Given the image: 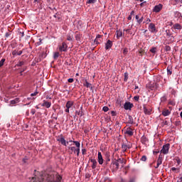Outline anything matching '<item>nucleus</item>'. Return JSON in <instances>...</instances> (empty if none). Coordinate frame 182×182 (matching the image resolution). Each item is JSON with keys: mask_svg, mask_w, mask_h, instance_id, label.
Masks as SVG:
<instances>
[{"mask_svg": "<svg viewBox=\"0 0 182 182\" xmlns=\"http://www.w3.org/2000/svg\"><path fill=\"white\" fill-rule=\"evenodd\" d=\"M46 178L48 182H60L62 181V176H60L58 173H56L55 175L48 174L46 176Z\"/></svg>", "mask_w": 182, "mask_h": 182, "instance_id": "obj_1", "label": "nucleus"}, {"mask_svg": "<svg viewBox=\"0 0 182 182\" xmlns=\"http://www.w3.org/2000/svg\"><path fill=\"white\" fill-rule=\"evenodd\" d=\"M44 180L43 175H40L39 176L33 177L30 182H43Z\"/></svg>", "mask_w": 182, "mask_h": 182, "instance_id": "obj_2", "label": "nucleus"}, {"mask_svg": "<svg viewBox=\"0 0 182 182\" xmlns=\"http://www.w3.org/2000/svg\"><path fill=\"white\" fill-rule=\"evenodd\" d=\"M168 150H170V144H166L163 146L160 153L162 154H168Z\"/></svg>", "mask_w": 182, "mask_h": 182, "instance_id": "obj_3", "label": "nucleus"}, {"mask_svg": "<svg viewBox=\"0 0 182 182\" xmlns=\"http://www.w3.org/2000/svg\"><path fill=\"white\" fill-rule=\"evenodd\" d=\"M159 86L157 85V83L156 82H149L146 84V88L149 89V90H156Z\"/></svg>", "mask_w": 182, "mask_h": 182, "instance_id": "obj_4", "label": "nucleus"}, {"mask_svg": "<svg viewBox=\"0 0 182 182\" xmlns=\"http://www.w3.org/2000/svg\"><path fill=\"white\" fill-rule=\"evenodd\" d=\"M57 141H59L60 143H61V144H63V146H68V144H69V141L66 142V140L62 135L57 138Z\"/></svg>", "mask_w": 182, "mask_h": 182, "instance_id": "obj_5", "label": "nucleus"}, {"mask_svg": "<svg viewBox=\"0 0 182 182\" xmlns=\"http://www.w3.org/2000/svg\"><path fill=\"white\" fill-rule=\"evenodd\" d=\"M60 52H68V44L63 42L62 44L59 46Z\"/></svg>", "mask_w": 182, "mask_h": 182, "instance_id": "obj_6", "label": "nucleus"}, {"mask_svg": "<svg viewBox=\"0 0 182 182\" xmlns=\"http://www.w3.org/2000/svg\"><path fill=\"white\" fill-rule=\"evenodd\" d=\"M73 143L77 147V149H75V153H77V156H79V154H80V142L77 141H74Z\"/></svg>", "mask_w": 182, "mask_h": 182, "instance_id": "obj_7", "label": "nucleus"}, {"mask_svg": "<svg viewBox=\"0 0 182 182\" xmlns=\"http://www.w3.org/2000/svg\"><path fill=\"white\" fill-rule=\"evenodd\" d=\"M133 106V104L131 102H125L124 105V109H125V110H132Z\"/></svg>", "mask_w": 182, "mask_h": 182, "instance_id": "obj_8", "label": "nucleus"}, {"mask_svg": "<svg viewBox=\"0 0 182 182\" xmlns=\"http://www.w3.org/2000/svg\"><path fill=\"white\" fill-rule=\"evenodd\" d=\"M149 30L150 31V32H151V33H154L157 32V31L156 30V25L153 23H151L149 24Z\"/></svg>", "mask_w": 182, "mask_h": 182, "instance_id": "obj_9", "label": "nucleus"}, {"mask_svg": "<svg viewBox=\"0 0 182 182\" xmlns=\"http://www.w3.org/2000/svg\"><path fill=\"white\" fill-rule=\"evenodd\" d=\"M163 9V5L159 4L154 7L153 12H160Z\"/></svg>", "mask_w": 182, "mask_h": 182, "instance_id": "obj_10", "label": "nucleus"}, {"mask_svg": "<svg viewBox=\"0 0 182 182\" xmlns=\"http://www.w3.org/2000/svg\"><path fill=\"white\" fill-rule=\"evenodd\" d=\"M90 161L91 163H92V168L93 170H95V168H96V167H97V161H96V159H90Z\"/></svg>", "mask_w": 182, "mask_h": 182, "instance_id": "obj_11", "label": "nucleus"}, {"mask_svg": "<svg viewBox=\"0 0 182 182\" xmlns=\"http://www.w3.org/2000/svg\"><path fill=\"white\" fill-rule=\"evenodd\" d=\"M43 107H46L47 109H49L50 106H52V102H47L46 100L43 101V103L41 105Z\"/></svg>", "mask_w": 182, "mask_h": 182, "instance_id": "obj_12", "label": "nucleus"}, {"mask_svg": "<svg viewBox=\"0 0 182 182\" xmlns=\"http://www.w3.org/2000/svg\"><path fill=\"white\" fill-rule=\"evenodd\" d=\"M112 46H113V42H112V41H110V40H108L105 44L106 50L110 49V48H112Z\"/></svg>", "mask_w": 182, "mask_h": 182, "instance_id": "obj_13", "label": "nucleus"}, {"mask_svg": "<svg viewBox=\"0 0 182 182\" xmlns=\"http://www.w3.org/2000/svg\"><path fill=\"white\" fill-rule=\"evenodd\" d=\"M144 113L146 114L150 115L151 114V108H147L146 105H144Z\"/></svg>", "mask_w": 182, "mask_h": 182, "instance_id": "obj_14", "label": "nucleus"}, {"mask_svg": "<svg viewBox=\"0 0 182 182\" xmlns=\"http://www.w3.org/2000/svg\"><path fill=\"white\" fill-rule=\"evenodd\" d=\"M83 86L85 87H87L89 89H91V90L93 89V87H92V84L89 82H87V80H85V82L83 83Z\"/></svg>", "mask_w": 182, "mask_h": 182, "instance_id": "obj_15", "label": "nucleus"}, {"mask_svg": "<svg viewBox=\"0 0 182 182\" xmlns=\"http://www.w3.org/2000/svg\"><path fill=\"white\" fill-rule=\"evenodd\" d=\"M162 114L164 116V117H166V116H170V114H171V111L169 110V109H165L162 111Z\"/></svg>", "mask_w": 182, "mask_h": 182, "instance_id": "obj_16", "label": "nucleus"}, {"mask_svg": "<svg viewBox=\"0 0 182 182\" xmlns=\"http://www.w3.org/2000/svg\"><path fill=\"white\" fill-rule=\"evenodd\" d=\"M22 53H23V51H22V50L18 51L16 50H14L12 51L13 56H16V55H18V56H21V55H22Z\"/></svg>", "mask_w": 182, "mask_h": 182, "instance_id": "obj_17", "label": "nucleus"}, {"mask_svg": "<svg viewBox=\"0 0 182 182\" xmlns=\"http://www.w3.org/2000/svg\"><path fill=\"white\" fill-rule=\"evenodd\" d=\"M125 134H128V136H133V129L131 127L127 128Z\"/></svg>", "mask_w": 182, "mask_h": 182, "instance_id": "obj_18", "label": "nucleus"}, {"mask_svg": "<svg viewBox=\"0 0 182 182\" xmlns=\"http://www.w3.org/2000/svg\"><path fill=\"white\" fill-rule=\"evenodd\" d=\"M98 163L99 164H103V156L102 152H98Z\"/></svg>", "mask_w": 182, "mask_h": 182, "instance_id": "obj_19", "label": "nucleus"}, {"mask_svg": "<svg viewBox=\"0 0 182 182\" xmlns=\"http://www.w3.org/2000/svg\"><path fill=\"white\" fill-rule=\"evenodd\" d=\"M75 114L82 117L83 116V107H81L79 111L77 110Z\"/></svg>", "mask_w": 182, "mask_h": 182, "instance_id": "obj_20", "label": "nucleus"}, {"mask_svg": "<svg viewBox=\"0 0 182 182\" xmlns=\"http://www.w3.org/2000/svg\"><path fill=\"white\" fill-rule=\"evenodd\" d=\"M173 29H177L178 31H181L182 26L180 25V23H175L173 26Z\"/></svg>", "mask_w": 182, "mask_h": 182, "instance_id": "obj_21", "label": "nucleus"}, {"mask_svg": "<svg viewBox=\"0 0 182 182\" xmlns=\"http://www.w3.org/2000/svg\"><path fill=\"white\" fill-rule=\"evenodd\" d=\"M74 102L73 101H68L66 103V107L67 109H70V107H72V106H73Z\"/></svg>", "mask_w": 182, "mask_h": 182, "instance_id": "obj_22", "label": "nucleus"}, {"mask_svg": "<svg viewBox=\"0 0 182 182\" xmlns=\"http://www.w3.org/2000/svg\"><path fill=\"white\" fill-rule=\"evenodd\" d=\"M112 164H113V166H116V170H119V167L120 166V165L117 160L113 161L112 162Z\"/></svg>", "mask_w": 182, "mask_h": 182, "instance_id": "obj_23", "label": "nucleus"}, {"mask_svg": "<svg viewBox=\"0 0 182 182\" xmlns=\"http://www.w3.org/2000/svg\"><path fill=\"white\" fill-rule=\"evenodd\" d=\"M128 123L129 124H133V123H134V121L133 120V117H132V115L128 116Z\"/></svg>", "mask_w": 182, "mask_h": 182, "instance_id": "obj_24", "label": "nucleus"}, {"mask_svg": "<svg viewBox=\"0 0 182 182\" xmlns=\"http://www.w3.org/2000/svg\"><path fill=\"white\" fill-rule=\"evenodd\" d=\"M122 151L124 153L125 151H127V144H124V143H123L122 144Z\"/></svg>", "mask_w": 182, "mask_h": 182, "instance_id": "obj_25", "label": "nucleus"}, {"mask_svg": "<svg viewBox=\"0 0 182 182\" xmlns=\"http://www.w3.org/2000/svg\"><path fill=\"white\" fill-rule=\"evenodd\" d=\"M117 161L119 163V164H126V160L124 159H117Z\"/></svg>", "mask_w": 182, "mask_h": 182, "instance_id": "obj_26", "label": "nucleus"}, {"mask_svg": "<svg viewBox=\"0 0 182 182\" xmlns=\"http://www.w3.org/2000/svg\"><path fill=\"white\" fill-rule=\"evenodd\" d=\"M123 36V33L122 31H117V38L119 39V38H122Z\"/></svg>", "mask_w": 182, "mask_h": 182, "instance_id": "obj_27", "label": "nucleus"}, {"mask_svg": "<svg viewBox=\"0 0 182 182\" xmlns=\"http://www.w3.org/2000/svg\"><path fill=\"white\" fill-rule=\"evenodd\" d=\"M25 65V62L23 61H18V63L16 65L18 68H21Z\"/></svg>", "mask_w": 182, "mask_h": 182, "instance_id": "obj_28", "label": "nucleus"}, {"mask_svg": "<svg viewBox=\"0 0 182 182\" xmlns=\"http://www.w3.org/2000/svg\"><path fill=\"white\" fill-rule=\"evenodd\" d=\"M141 143H143V144H144L147 143V138L145 136H143L141 138Z\"/></svg>", "mask_w": 182, "mask_h": 182, "instance_id": "obj_29", "label": "nucleus"}, {"mask_svg": "<svg viewBox=\"0 0 182 182\" xmlns=\"http://www.w3.org/2000/svg\"><path fill=\"white\" fill-rule=\"evenodd\" d=\"M149 52L151 53H157V48L156 47H152L150 50Z\"/></svg>", "mask_w": 182, "mask_h": 182, "instance_id": "obj_30", "label": "nucleus"}, {"mask_svg": "<svg viewBox=\"0 0 182 182\" xmlns=\"http://www.w3.org/2000/svg\"><path fill=\"white\" fill-rule=\"evenodd\" d=\"M181 16V13L178 11L174 12V18H180Z\"/></svg>", "mask_w": 182, "mask_h": 182, "instance_id": "obj_31", "label": "nucleus"}, {"mask_svg": "<svg viewBox=\"0 0 182 182\" xmlns=\"http://www.w3.org/2000/svg\"><path fill=\"white\" fill-rule=\"evenodd\" d=\"M5 60H6V59H5V58H2L0 60V68H2V66H4V63H5Z\"/></svg>", "mask_w": 182, "mask_h": 182, "instance_id": "obj_32", "label": "nucleus"}, {"mask_svg": "<svg viewBox=\"0 0 182 182\" xmlns=\"http://www.w3.org/2000/svg\"><path fill=\"white\" fill-rule=\"evenodd\" d=\"M175 160H176V161L178 166H180V164L181 163V159H180L179 157H176V158H175Z\"/></svg>", "mask_w": 182, "mask_h": 182, "instance_id": "obj_33", "label": "nucleus"}, {"mask_svg": "<svg viewBox=\"0 0 182 182\" xmlns=\"http://www.w3.org/2000/svg\"><path fill=\"white\" fill-rule=\"evenodd\" d=\"M173 74V71L171 70V69L168 68V67L167 68V75L168 76L171 75Z\"/></svg>", "mask_w": 182, "mask_h": 182, "instance_id": "obj_34", "label": "nucleus"}, {"mask_svg": "<svg viewBox=\"0 0 182 182\" xmlns=\"http://www.w3.org/2000/svg\"><path fill=\"white\" fill-rule=\"evenodd\" d=\"M97 2V0H87V4H96Z\"/></svg>", "mask_w": 182, "mask_h": 182, "instance_id": "obj_35", "label": "nucleus"}, {"mask_svg": "<svg viewBox=\"0 0 182 182\" xmlns=\"http://www.w3.org/2000/svg\"><path fill=\"white\" fill-rule=\"evenodd\" d=\"M143 19H144V17L143 16L139 17V20L137 21V23L140 25L141 22H143Z\"/></svg>", "mask_w": 182, "mask_h": 182, "instance_id": "obj_36", "label": "nucleus"}, {"mask_svg": "<svg viewBox=\"0 0 182 182\" xmlns=\"http://www.w3.org/2000/svg\"><path fill=\"white\" fill-rule=\"evenodd\" d=\"M127 79H129V73H124V82H127Z\"/></svg>", "mask_w": 182, "mask_h": 182, "instance_id": "obj_37", "label": "nucleus"}, {"mask_svg": "<svg viewBox=\"0 0 182 182\" xmlns=\"http://www.w3.org/2000/svg\"><path fill=\"white\" fill-rule=\"evenodd\" d=\"M68 149H70V150H71V151H74V153L75 154L76 153V147L75 146H70L68 147Z\"/></svg>", "mask_w": 182, "mask_h": 182, "instance_id": "obj_38", "label": "nucleus"}, {"mask_svg": "<svg viewBox=\"0 0 182 182\" xmlns=\"http://www.w3.org/2000/svg\"><path fill=\"white\" fill-rule=\"evenodd\" d=\"M165 50L166 52H170L171 50V47H170L169 46H166Z\"/></svg>", "mask_w": 182, "mask_h": 182, "instance_id": "obj_39", "label": "nucleus"}, {"mask_svg": "<svg viewBox=\"0 0 182 182\" xmlns=\"http://www.w3.org/2000/svg\"><path fill=\"white\" fill-rule=\"evenodd\" d=\"M166 33L167 36H171L172 33H171V31L170 30H166Z\"/></svg>", "mask_w": 182, "mask_h": 182, "instance_id": "obj_40", "label": "nucleus"}, {"mask_svg": "<svg viewBox=\"0 0 182 182\" xmlns=\"http://www.w3.org/2000/svg\"><path fill=\"white\" fill-rule=\"evenodd\" d=\"M54 59H58L59 58V53L55 52L53 55Z\"/></svg>", "mask_w": 182, "mask_h": 182, "instance_id": "obj_41", "label": "nucleus"}, {"mask_svg": "<svg viewBox=\"0 0 182 182\" xmlns=\"http://www.w3.org/2000/svg\"><path fill=\"white\" fill-rule=\"evenodd\" d=\"M146 160H147V156H146V155L142 156L141 161H146Z\"/></svg>", "mask_w": 182, "mask_h": 182, "instance_id": "obj_42", "label": "nucleus"}, {"mask_svg": "<svg viewBox=\"0 0 182 182\" xmlns=\"http://www.w3.org/2000/svg\"><path fill=\"white\" fill-rule=\"evenodd\" d=\"M54 18H57V21H60L62 18H60V16L58 14H55Z\"/></svg>", "mask_w": 182, "mask_h": 182, "instance_id": "obj_43", "label": "nucleus"}, {"mask_svg": "<svg viewBox=\"0 0 182 182\" xmlns=\"http://www.w3.org/2000/svg\"><path fill=\"white\" fill-rule=\"evenodd\" d=\"M172 171H175L176 173H178V168L176 167H173L171 168Z\"/></svg>", "mask_w": 182, "mask_h": 182, "instance_id": "obj_44", "label": "nucleus"}, {"mask_svg": "<svg viewBox=\"0 0 182 182\" xmlns=\"http://www.w3.org/2000/svg\"><path fill=\"white\" fill-rule=\"evenodd\" d=\"M162 163H163V159H158V160H157L158 166H161V164H162Z\"/></svg>", "mask_w": 182, "mask_h": 182, "instance_id": "obj_45", "label": "nucleus"}, {"mask_svg": "<svg viewBox=\"0 0 182 182\" xmlns=\"http://www.w3.org/2000/svg\"><path fill=\"white\" fill-rule=\"evenodd\" d=\"M128 52H129V50H128L127 48H124V49L123 50V51H122V53H123L124 55H127Z\"/></svg>", "mask_w": 182, "mask_h": 182, "instance_id": "obj_46", "label": "nucleus"}, {"mask_svg": "<svg viewBox=\"0 0 182 182\" xmlns=\"http://www.w3.org/2000/svg\"><path fill=\"white\" fill-rule=\"evenodd\" d=\"M103 112H109V107L107 106L103 107L102 108Z\"/></svg>", "mask_w": 182, "mask_h": 182, "instance_id": "obj_47", "label": "nucleus"}, {"mask_svg": "<svg viewBox=\"0 0 182 182\" xmlns=\"http://www.w3.org/2000/svg\"><path fill=\"white\" fill-rule=\"evenodd\" d=\"M140 15H141V14H138V15L135 16V19H136V22L138 21H140Z\"/></svg>", "mask_w": 182, "mask_h": 182, "instance_id": "obj_48", "label": "nucleus"}, {"mask_svg": "<svg viewBox=\"0 0 182 182\" xmlns=\"http://www.w3.org/2000/svg\"><path fill=\"white\" fill-rule=\"evenodd\" d=\"M139 99H140L139 96H134V100H135V102H139Z\"/></svg>", "mask_w": 182, "mask_h": 182, "instance_id": "obj_49", "label": "nucleus"}, {"mask_svg": "<svg viewBox=\"0 0 182 182\" xmlns=\"http://www.w3.org/2000/svg\"><path fill=\"white\" fill-rule=\"evenodd\" d=\"M19 36H21V38H23V36H25V33H23V31H19Z\"/></svg>", "mask_w": 182, "mask_h": 182, "instance_id": "obj_50", "label": "nucleus"}, {"mask_svg": "<svg viewBox=\"0 0 182 182\" xmlns=\"http://www.w3.org/2000/svg\"><path fill=\"white\" fill-rule=\"evenodd\" d=\"M75 39H76V41H80V35H76L75 36Z\"/></svg>", "mask_w": 182, "mask_h": 182, "instance_id": "obj_51", "label": "nucleus"}, {"mask_svg": "<svg viewBox=\"0 0 182 182\" xmlns=\"http://www.w3.org/2000/svg\"><path fill=\"white\" fill-rule=\"evenodd\" d=\"M31 114H35L36 113V110L35 109H32L31 110Z\"/></svg>", "mask_w": 182, "mask_h": 182, "instance_id": "obj_52", "label": "nucleus"}, {"mask_svg": "<svg viewBox=\"0 0 182 182\" xmlns=\"http://www.w3.org/2000/svg\"><path fill=\"white\" fill-rule=\"evenodd\" d=\"M73 37L70 36H68L67 37V41H73Z\"/></svg>", "mask_w": 182, "mask_h": 182, "instance_id": "obj_53", "label": "nucleus"}, {"mask_svg": "<svg viewBox=\"0 0 182 182\" xmlns=\"http://www.w3.org/2000/svg\"><path fill=\"white\" fill-rule=\"evenodd\" d=\"M68 82L69 83H73L74 80H73V78H69V79L68 80Z\"/></svg>", "mask_w": 182, "mask_h": 182, "instance_id": "obj_54", "label": "nucleus"}, {"mask_svg": "<svg viewBox=\"0 0 182 182\" xmlns=\"http://www.w3.org/2000/svg\"><path fill=\"white\" fill-rule=\"evenodd\" d=\"M150 22H151V20H150V18H148L147 19H146V21H145V23H150Z\"/></svg>", "mask_w": 182, "mask_h": 182, "instance_id": "obj_55", "label": "nucleus"}, {"mask_svg": "<svg viewBox=\"0 0 182 182\" xmlns=\"http://www.w3.org/2000/svg\"><path fill=\"white\" fill-rule=\"evenodd\" d=\"M160 153V150L156 149V151H154V154H159Z\"/></svg>", "mask_w": 182, "mask_h": 182, "instance_id": "obj_56", "label": "nucleus"}, {"mask_svg": "<svg viewBox=\"0 0 182 182\" xmlns=\"http://www.w3.org/2000/svg\"><path fill=\"white\" fill-rule=\"evenodd\" d=\"M22 161L23 163H26V161H28V157L23 158Z\"/></svg>", "mask_w": 182, "mask_h": 182, "instance_id": "obj_57", "label": "nucleus"}, {"mask_svg": "<svg viewBox=\"0 0 182 182\" xmlns=\"http://www.w3.org/2000/svg\"><path fill=\"white\" fill-rule=\"evenodd\" d=\"M36 95H38V92H35L34 93H31V96L33 97V96H36Z\"/></svg>", "mask_w": 182, "mask_h": 182, "instance_id": "obj_58", "label": "nucleus"}, {"mask_svg": "<svg viewBox=\"0 0 182 182\" xmlns=\"http://www.w3.org/2000/svg\"><path fill=\"white\" fill-rule=\"evenodd\" d=\"M127 149H132V144H130V143L127 144Z\"/></svg>", "mask_w": 182, "mask_h": 182, "instance_id": "obj_59", "label": "nucleus"}, {"mask_svg": "<svg viewBox=\"0 0 182 182\" xmlns=\"http://www.w3.org/2000/svg\"><path fill=\"white\" fill-rule=\"evenodd\" d=\"M82 153L83 155L86 154V149H82Z\"/></svg>", "mask_w": 182, "mask_h": 182, "instance_id": "obj_60", "label": "nucleus"}, {"mask_svg": "<svg viewBox=\"0 0 182 182\" xmlns=\"http://www.w3.org/2000/svg\"><path fill=\"white\" fill-rule=\"evenodd\" d=\"M111 114H112V116H116V112L111 111Z\"/></svg>", "mask_w": 182, "mask_h": 182, "instance_id": "obj_61", "label": "nucleus"}, {"mask_svg": "<svg viewBox=\"0 0 182 182\" xmlns=\"http://www.w3.org/2000/svg\"><path fill=\"white\" fill-rule=\"evenodd\" d=\"M95 43L96 45H99V41L97 40V38H95Z\"/></svg>", "mask_w": 182, "mask_h": 182, "instance_id": "obj_62", "label": "nucleus"}, {"mask_svg": "<svg viewBox=\"0 0 182 182\" xmlns=\"http://www.w3.org/2000/svg\"><path fill=\"white\" fill-rule=\"evenodd\" d=\"M11 105H16V102L14 101V100L11 101Z\"/></svg>", "mask_w": 182, "mask_h": 182, "instance_id": "obj_63", "label": "nucleus"}, {"mask_svg": "<svg viewBox=\"0 0 182 182\" xmlns=\"http://www.w3.org/2000/svg\"><path fill=\"white\" fill-rule=\"evenodd\" d=\"M177 182H182V177L179 178L177 181Z\"/></svg>", "mask_w": 182, "mask_h": 182, "instance_id": "obj_64", "label": "nucleus"}]
</instances>
